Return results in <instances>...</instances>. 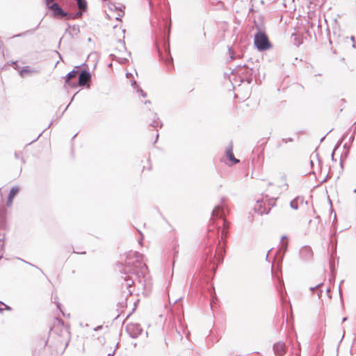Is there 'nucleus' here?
Listing matches in <instances>:
<instances>
[{"label": "nucleus", "instance_id": "obj_1", "mask_svg": "<svg viewBox=\"0 0 356 356\" xmlns=\"http://www.w3.org/2000/svg\"><path fill=\"white\" fill-rule=\"evenodd\" d=\"M226 200L227 198L222 197L220 203L214 207L211 213V218H222V225L224 228L220 230V225H218L216 232L209 228L208 238L201 255L202 268L213 273H216L218 266L222 262L225 253V246L221 245L218 239L219 233L221 232L222 240L229 234V222L225 218L229 213V209L225 205Z\"/></svg>", "mask_w": 356, "mask_h": 356}, {"label": "nucleus", "instance_id": "obj_2", "mask_svg": "<svg viewBox=\"0 0 356 356\" xmlns=\"http://www.w3.org/2000/svg\"><path fill=\"white\" fill-rule=\"evenodd\" d=\"M154 23H156L158 28L155 33V44L159 59L167 65L170 71L173 69V58L170 48L171 20L165 15L156 18V22L152 20L151 24L153 25Z\"/></svg>", "mask_w": 356, "mask_h": 356}, {"label": "nucleus", "instance_id": "obj_3", "mask_svg": "<svg viewBox=\"0 0 356 356\" xmlns=\"http://www.w3.org/2000/svg\"><path fill=\"white\" fill-rule=\"evenodd\" d=\"M134 254L136 255L134 261H131L130 259H128L126 260L124 265L122 263L117 264V266L122 268L120 271L122 274L125 275L122 277L124 282L122 283V286H124L127 290V292H124L127 293V296L132 294L130 288L134 284L135 280H137L140 284H143V283L145 282L146 276L148 273L147 265L143 264L141 261L143 255L138 252H135Z\"/></svg>", "mask_w": 356, "mask_h": 356}, {"label": "nucleus", "instance_id": "obj_4", "mask_svg": "<svg viewBox=\"0 0 356 356\" xmlns=\"http://www.w3.org/2000/svg\"><path fill=\"white\" fill-rule=\"evenodd\" d=\"M50 15L57 19H75L81 17V13H73L76 6L72 0H60V3H53L47 8Z\"/></svg>", "mask_w": 356, "mask_h": 356}, {"label": "nucleus", "instance_id": "obj_5", "mask_svg": "<svg viewBox=\"0 0 356 356\" xmlns=\"http://www.w3.org/2000/svg\"><path fill=\"white\" fill-rule=\"evenodd\" d=\"M276 200V197H270L268 195H263L261 199L257 200L254 212L259 215L268 214L271 208L275 206Z\"/></svg>", "mask_w": 356, "mask_h": 356}, {"label": "nucleus", "instance_id": "obj_6", "mask_svg": "<svg viewBox=\"0 0 356 356\" xmlns=\"http://www.w3.org/2000/svg\"><path fill=\"white\" fill-rule=\"evenodd\" d=\"M254 45L260 51H266L272 47V44L264 30L257 27L254 35Z\"/></svg>", "mask_w": 356, "mask_h": 356}, {"label": "nucleus", "instance_id": "obj_7", "mask_svg": "<svg viewBox=\"0 0 356 356\" xmlns=\"http://www.w3.org/2000/svg\"><path fill=\"white\" fill-rule=\"evenodd\" d=\"M235 71L238 76L239 81L242 83L247 82L250 84L252 81V78H256V70L254 67H250L246 64L238 65Z\"/></svg>", "mask_w": 356, "mask_h": 356}, {"label": "nucleus", "instance_id": "obj_8", "mask_svg": "<svg viewBox=\"0 0 356 356\" xmlns=\"http://www.w3.org/2000/svg\"><path fill=\"white\" fill-rule=\"evenodd\" d=\"M126 330L130 337L136 339L143 332V328L139 323H129L126 326Z\"/></svg>", "mask_w": 356, "mask_h": 356}, {"label": "nucleus", "instance_id": "obj_9", "mask_svg": "<svg viewBox=\"0 0 356 356\" xmlns=\"http://www.w3.org/2000/svg\"><path fill=\"white\" fill-rule=\"evenodd\" d=\"M282 245L281 248L277 251L276 258H279V264L282 263L284 254L288 250V238L286 235H284L281 238Z\"/></svg>", "mask_w": 356, "mask_h": 356}, {"label": "nucleus", "instance_id": "obj_10", "mask_svg": "<svg viewBox=\"0 0 356 356\" xmlns=\"http://www.w3.org/2000/svg\"><path fill=\"white\" fill-rule=\"evenodd\" d=\"M91 76L92 75L89 71L86 70H82L79 74L78 82H76L77 86H85L86 83L91 79Z\"/></svg>", "mask_w": 356, "mask_h": 356}, {"label": "nucleus", "instance_id": "obj_11", "mask_svg": "<svg viewBox=\"0 0 356 356\" xmlns=\"http://www.w3.org/2000/svg\"><path fill=\"white\" fill-rule=\"evenodd\" d=\"M79 67H75L74 69H73L72 71H70V72H68L66 76L64 77L65 78V82L67 85H68L70 88H76L77 87V83L76 82H74V81H72L70 80V79L76 76L77 73H78V70H76V68H78Z\"/></svg>", "mask_w": 356, "mask_h": 356}, {"label": "nucleus", "instance_id": "obj_12", "mask_svg": "<svg viewBox=\"0 0 356 356\" xmlns=\"http://www.w3.org/2000/svg\"><path fill=\"white\" fill-rule=\"evenodd\" d=\"M301 258L305 261L310 260L313 257V251L311 247L305 245L300 250Z\"/></svg>", "mask_w": 356, "mask_h": 356}, {"label": "nucleus", "instance_id": "obj_13", "mask_svg": "<svg viewBox=\"0 0 356 356\" xmlns=\"http://www.w3.org/2000/svg\"><path fill=\"white\" fill-rule=\"evenodd\" d=\"M273 349L276 356H283L286 353V345L282 341L274 343Z\"/></svg>", "mask_w": 356, "mask_h": 356}, {"label": "nucleus", "instance_id": "obj_14", "mask_svg": "<svg viewBox=\"0 0 356 356\" xmlns=\"http://www.w3.org/2000/svg\"><path fill=\"white\" fill-rule=\"evenodd\" d=\"M19 191V188L17 186H14V187L11 188V189L10 190V192L8 193V198H7L6 204L8 207H10L12 204L13 199L17 195Z\"/></svg>", "mask_w": 356, "mask_h": 356}, {"label": "nucleus", "instance_id": "obj_15", "mask_svg": "<svg viewBox=\"0 0 356 356\" xmlns=\"http://www.w3.org/2000/svg\"><path fill=\"white\" fill-rule=\"evenodd\" d=\"M226 156L227 159L232 162L234 164L238 163L240 162L239 159H236L232 149V143H231L226 148Z\"/></svg>", "mask_w": 356, "mask_h": 356}, {"label": "nucleus", "instance_id": "obj_16", "mask_svg": "<svg viewBox=\"0 0 356 356\" xmlns=\"http://www.w3.org/2000/svg\"><path fill=\"white\" fill-rule=\"evenodd\" d=\"M79 31V26L78 25L74 24L71 26L70 24H67V28L65 30V33H68L72 38H74V35H76Z\"/></svg>", "mask_w": 356, "mask_h": 356}, {"label": "nucleus", "instance_id": "obj_17", "mask_svg": "<svg viewBox=\"0 0 356 356\" xmlns=\"http://www.w3.org/2000/svg\"><path fill=\"white\" fill-rule=\"evenodd\" d=\"M77 3V6L79 8V10L76 11L75 13H81V17L83 16V13L87 12L88 10V2L86 0H75Z\"/></svg>", "mask_w": 356, "mask_h": 356}, {"label": "nucleus", "instance_id": "obj_18", "mask_svg": "<svg viewBox=\"0 0 356 356\" xmlns=\"http://www.w3.org/2000/svg\"><path fill=\"white\" fill-rule=\"evenodd\" d=\"M38 71L35 70V69H32L28 65H26V66H24L21 68L20 70H19V75L22 76V77H24L25 76L26 74H31V73H38Z\"/></svg>", "mask_w": 356, "mask_h": 356}, {"label": "nucleus", "instance_id": "obj_19", "mask_svg": "<svg viewBox=\"0 0 356 356\" xmlns=\"http://www.w3.org/2000/svg\"><path fill=\"white\" fill-rule=\"evenodd\" d=\"M299 200H301V203L304 202V197L298 196L290 202V207L294 210H297L299 207Z\"/></svg>", "mask_w": 356, "mask_h": 356}, {"label": "nucleus", "instance_id": "obj_20", "mask_svg": "<svg viewBox=\"0 0 356 356\" xmlns=\"http://www.w3.org/2000/svg\"><path fill=\"white\" fill-rule=\"evenodd\" d=\"M291 38H293V43L297 47H299L303 42L302 37L297 33H292Z\"/></svg>", "mask_w": 356, "mask_h": 356}, {"label": "nucleus", "instance_id": "obj_21", "mask_svg": "<svg viewBox=\"0 0 356 356\" xmlns=\"http://www.w3.org/2000/svg\"><path fill=\"white\" fill-rule=\"evenodd\" d=\"M154 119L150 123V126L156 128L158 127H161L163 126V123L160 121L159 118L157 117V114L156 113H154Z\"/></svg>", "mask_w": 356, "mask_h": 356}, {"label": "nucleus", "instance_id": "obj_22", "mask_svg": "<svg viewBox=\"0 0 356 356\" xmlns=\"http://www.w3.org/2000/svg\"><path fill=\"white\" fill-rule=\"evenodd\" d=\"M351 128H350L346 132V134L343 135V138L339 140L338 141V143H337V145H335L333 151H332V160L334 161V153H335V151L337 150V148L339 147V146L341 145V143H342V140L346 138L348 136V132L350 131Z\"/></svg>", "mask_w": 356, "mask_h": 356}, {"label": "nucleus", "instance_id": "obj_23", "mask_svg": "<svg viewBox=\"0 0 356 356\" xmlns=\"http://www.w3.org/2000/svg\"><path fill=\"white\" fill-rule=\"evenodd\" d=\"M277 291H278V293L280 295V298L282 304L284 305L286 302H288V300L286 299V298L284 296V292L282 290V286H280V288L277 289Z\"/></svg>", "mask_w": 356, "mask_h": 356}, {"label": "nucleus", "instance_id": "obj_24", "mask_svg": "<svg viewBox=\"0 0 356 356\" xmlns=\"http://www.w3.org/2000/svg\"><path fill=\"white\" fill-rule=\"evenodd\" d=\"M6 225V216L3 213H0V229H4Z\"/></svg>", "mask_w": 356, "mask_h": 356}, {"label": "nucleus", "instance_id": "obj_25", "mask_svg": "<svg viewBox=\"0 0 356 356\" xmlns=\"http://www.w3.org/2000/svg\"><path fill=\"white\" fill-rule=\"evenodd\" d=\"M131 86L136 90V92L138 93H141L143 92V90L141 88L139 87V86L138 85L137 82L136 81H132L131 83Z\"/></svg>", "mask_w": 356, "mask_h": 356}, {"label": "nucleus", "instance_id": "obj_26", "mask_svg": "<svg viewBox=\"0 0 356 356\" xmlns=\"http://www.w3.org/2000/svg\"><path fill=\"white\" fill-rule=\"evenodd\" d=\"M47 342H48V340H47V339H41V340L40 341V342H39V345H38V346H40L41 349L44 348H45V346H47Z\"/></svg>", "mask_w": 356, "mask_h": 356}, {"label": "nucleus", "instance_id": "obj_27", "mask_svg": "<svg viewBox=\"0 0 356 356\" xmlns=\"http://www.w3.org/2000/svg\"><path fill=\"white\" fill-rule=\"evenodd\" d=\"M228 52H229V54L230 59L231 60L235 59L234 51L231 47H229Z\"/></svg>", "mask_w": 356, "mask_h": 356}, {"label": "nucleus", "instance_id": "obj_28", "mask_svg": "<svg viewBox=\"0 0 356 356\" xmlns=\"http://www.w3.org/2000/svg\"><path fill=\"white\" fill-rule=\"evenodd\" d=\"M21 154H22V152H15V157L16 159H21L22 163H25V159L22 156H20Z\"/></svg>", "mask_w": 356, "mask_h": 356}, {"label": "nucleus", "instance_id": "obj_29", "mask_svg": "<svg viewBox=\"0 0 356 356\" xmlns=\"http://www.w3.org/2000/svg\"><path fill=\"white\" fill-rule=\"evenodd\" d=\"M323 285V283H320L315 286H311L309 288V290L311 291L314 292V291H316L317 289H318V288H321Z\"/></svg>", "mask_w": 356, "mask_h": 356}, {"label": "nucleus", "instance_id": "obj_30", "mask_svg": "<svg viewBox=\"0 0 356 356\" xmlns=\"http://www.w3.org/2000/svg\"><path fill=\"white\" fill-rule=\"evenodd\" d=\"M55 1L56 0H44L46 8H47L48 6H50L51 4H53V3H56Z\"/></svg>", "mask_w": 356, "mask_h": 356}, {"label": "nucleus", "instance_id": "obj_31", "mask_svg": "<svg viewBox=\"0 0 356 356\" xmlns=\"http://www.w3.org/2000/svg\"><path fill=\"white\" fill-rule=\"evenodd\" d=\"M20 260H21V261H22L23 262H24V263H26V264H29V265L31 266H33V267H35V268H36L39 269V270L41 271V273H42V274L44 273H43V271H42L40 268H39L38 266H35L34 264H31V263H29V262H28V261H24V259H20Z\"/></svg>", "mask_w": 356, "mask_h": 356}, {"label": "nucleus", "instance_id": "obj_32", "mask_svg": "<svg viewBox=\"0 0 356 356\" xmlns=\"http://www.w3.org/2000/svg\"><path fill=\"white\" fill-rule=\"evenodd\" d=\"M63 325H64V323L62 320H58V325H54V328L56 329V327H63Z\"/></svg>", "mask_w": 356, "mask_h": 356}, {"label": "nucleus", "instance_id": "obj_33", "mask_svg": "<svg viewBox=\"0 0 356 356\" xmlns=\"http://www.w3.org/2000/svg\"><path fill=\"white\" fill-rule=\"evenodd\" d=\"M282 141L285 143H287L289 142H293V139L292 138H282Z\"/></svg>", "mask_w": 356, "mask_h": 356}, {"label": "nucleus", "instance_id": "obj_34", "mask_svg": "<svg viewBox=\"0 0 356 356\" xmlns=\"http://www.w3.org/2000/svg\"><path fill=\"white\" fill-rule=\"evenodd\" d=\"M316 292H317V295H318V298H320L321 296L323 290L321 289V288H318V289L316 290Z\"/></svg>", "mask_w": 356, "mask_h": 356}, {"label": "nucleus", "instance_id": "obj_35", "mask_svg": "<svg viewBox=\"0 0 356 356\" xmlns=\"http://www.w3.org/2000/svg\"><path fill=\"white\" fill-rule=\"evenodd\" d=\"M355 132H356V131L355 130L353 131V133L352 134V135L350 136V138H349L350 141L353 142L354 140Z\"/></svg>", "mask_w": 356, "mask_h": 356}, {"label": "nucleus", "instance_id": "obj_36", "mask_svg": "<svg viewBox=\"0 0 356 356\" xmlns=\"http://www.w3.org/2000/svg\"><path fill=\"white\" fill-rule=\"evenodd\" d=\"M4 305V307H5L4 309H6V310H7V311H11V310H12V307H10L9 305H6L5 303H4V305Z\"/></svg>", "mask_w": 356, "mask_h": 356}, {"label": "nucleus", "instance_id": "obj_37", "mask_svg": "<svg viewBox=\"0 0 356 356\" xmlns=\"http://www.w3.org/2000/svg\"><path fill=\"white\" fill-rule=\"evenodd\" d=\"M326 293H327V294L328 297H329L330 298H331V295H330V287H327V289H326Z\"/></svg>", "mask_w": 356, "mask_h": 356}, {"label": "nucleus", "instance_id": "obj_38", "mask_svg": "<svg viewBox=\"0 0 356 356\" xmlns=\"http://www.w3.org/2000/svg\"><path fill=\"white\" fill-rule=\"evenodd\" d=\"M126 77H127V79H131V78H132V77H133V74H132L131 73H130V72H127V73L126 74Z\"/></svg>", "mask_w": 356, "mask_h": 356}, {"label": "nucleus", "instance_id": "obj_39", "mask_svg": "<svg viewBox=\"0 0 356 356\" xmlns=\"http://www.w3.org/2000/svg\"><path fill=\"white\" fill-rule=\"evenodd\" d=\"M11 65H15V69H17V67H18L17 61H12Z\"/></svg>", "mask_w": 356, "mask_h": 356}, {"label": "nucleus", "instance_id": "obj_40", "mask_svg": "<svg viewBox=\"0 0 356 356\" xmlns=\"http://www.w3.org/2000/svg\"><path fill=\"white\" fill-rule=\"evenodd\" d=\"M56 307L61 312L62 305L60 302H56Z\"/></svg>", "mask_w": 356, "mask_h": 356}, {"label": "nucleus", "instance_id": "obj_41", "mask_svg": "<svg viewBox=\"0 0 356 356\" xmlns=\"http://www.w3.org/2000/svg\"><path fill=\"white\" fill-rule=\"evenodd\" d=\"M118 42H119L120 43H122V47H123V48H124V49H126V47H125V43H124V41H122L121 39H120V40H118Z\"/></svg>", "mask_w": 356, "mask_h": 356}, {"label": "nucleus", "instance_id": "obj_42", "mask_svg": "<svg viewBox=\"0 0 356 356\" xmlns=\"http://www.w3.org/2000/svg\"><path fill=\"white\" fill-rule=\"evenodd\" d=\"M340 165H341V168H343V155L342 154L341 155V158H340Z\"/></svg>", "mask_w": 356, "mask_h": 356}, {"label": "nucleus", "instance_id": "obj_43", "mask_svg": "<svg viewBox=\"0 0 356 356\" xmlns=\"http://www.w3.org/2000/svg\"><path fill=\"white\" fill-rule=\"evenodd\" d=\"M140 95L143 97H147V93L144 91H143V92L140 93Z\"/></svg>", "mask_w": 356, "mask_h": 356}, {"label": "nucleus", "instance_id": "obj_44", "mask_svg": "<svg viewBox=\"0 0 356 356\" xmlns=\"http://www.w3.org/2000/svg\"><path fill=\"white\" fill-rule=\"evenodd\" d=\"M328 178V173L327 174L326 177L321 181V183H324L327 181Z\"/></svg>", "mask_w": 356, "mask_h": 356}, {"label": "nucleus", "instance_id": "obj_45", "mask_svg": "<svg viewBox=\"0 0 356 356\" xmlns=\"http://www.w3.org/2000/svg\"><path fill=\"white\" fill-rule=\"evenodd\" d=\"M176 331H177V334H179L180 339H182V335H181V332H179V331L178 330H177V329H176Z\"/></svg>", "mask_w": 356, "mask_h": 356}, {"label": "nucleus", "instance_id": "obj_46", "mask_svg": "<svg viewBox=\"0 0 356 356\" xmlns=\"http://www.w3.org/2000/svg\"><path fill=\"white\" fill-rule=\"evenodd\" d=\"M159 133L157 132V133H156V140H155V141H154V144L157 142L158 138H159Z\"/></svg>", "mask_w": 356, "mask_h": 356}, {"label": "nucleus", "instance_id": "obj_47", "mask_svg": "<svg viewBox=\"0 0 356 356\" xmlns=\"http://www.w3.org/2000/svg\"><path fill=\"white\" fill-rule=\"evenodd\" d=\"M182 299L181 297L179 298L178 299H176L174 300V304H176L178 301L181 300Z\"/></svg>", "mask_w": 356, "mask_h": 356}, {"label": "nucleus", "instance_id": "obj_48", "mask_svg": "<svg viewBox=\"0 0 356 356\" xmlns=\"http://www.w3.org/2000/svg\"><path fill=\"white\" fill-rule=\"evenodd\" d=\"M315 218H316V220H318V222H320V220H321V217H320V216H316Z\"/></svg>", "mask_w": 356, "mask_h": 356}, {"label": "nucleus", "instance_id": "obj_49", "mask_svg": "<svg viewBox=\"0 0 356 356\" xmlns=\"http://www.w3.org/2000/svg\"><path fill=\"white\" fill-rule=\"evenodd\" d=\"M41 135H42V133L40 134L39 136L35 140H33L31 143L36 141L39 138V137L41 136Z\"/></svg>", "mask_w": 356, "mask_h": 356}, {"label": "nucleus", "instance_id": "obj_50", "mask_svg": "<svg viewBox=\"0 0 356 356\" xmlns=\"http://www.w3.org/2000/svg\"><path fill=\"white\" fill-rule=\"evenodd\" d=\"M283 186L285 187V189H287V188H288V184H287V183L284 182V184H283Z\"/></svg>", "mask_w": 356, "mask_h": 356}, {"label": "nucleus", "instance_id": "obj_51", "mask_svg": "<svg viewBox=\"0 0 356 356\" xmlns=\"http://www.w3.org/2000/svg\"><path fill=\"white\" fill-rule=\"evenodd\" d=\"M348 318L347 317H343L342 318V322H345L346 321H347Z\"/></svg>", "mask_w": 356, "mask_h": 356}, {"label": "nucleus", "instance_id": "obj_52", "mask_svg": "<svg viewBox=\"0 0 356 356\" xmlns=\"http://www.w3.org/2000/svg\"><path fill=\"white\" fill-rule=\"evenodd\" d=\"M102 327V325L98 326L96 329H95V330H100Z\"/></svg>", "mask_w": 356, "mask_h": 356}, {"label": "nucleus", "instance_id": "obj_53", "mask_svg": "<svg viewBox=\"0 0 356 356\" xmlns=\"http://www.w3.org/2000/svg\"><path fill=\"white\" fill-rule=\"evenodd\" d=\"M333 264L331 263L330 264V268H331V271H333Z\"/></svg>", "mask_w": 356, "mask_h": 356}, {"label": "nucleus", "instance_id": "obj_54", "mask_svg": "<svg viewBox=\"0 0 356 356\" xmlns=\"http://www.w3.org/2000/svg\"><path fill=\"white\" fill-rule=\"evenodd\" d=\"M23 35V33H19V34H17L16 35H15L14 37H20Z\"/></svg>", "mask_w": 356, "mask_h": 356}, {"label": "nucleus", "instance_id": "obj_55", "mask_svg": "<svg viewBox=\"0 0 356 356\" xmlns=\"http://www.w3.org/2000/svg\"><path fill=\"white\" fill-rule=\"evenodd\" d=\"M4 309H3L2 307H0V313L2 314L3 312Z\"/></svg>", "mask_w": 356, "mask_h": 356}, {"label": "nucleus", "instance_id": "obj_56", "mask_svg": "<svg viewBox=\"0 0 356 356\" xmlns=\"http://www.w3.org/2000/svg\"><path fill=\"white\" fill-rule=\"evenodd\" d=\"M75 95H76V94H74V95H73V97H72L71 101H70V104H71V102L74 100V98Z\"/></svg>", "mask_w": 356, "mask_h": 356}, {"label": "nucleus", "instance_id": "obj_57", "mask_svg": "<svg viewBox=\"0 0 356 356\" xmlns=\"http://www.w3.org/2000/svg\"><path fill=\"white\" fill-rule=\"evenodd\" d=\"M351 40L354 42H355V38L354 36L350 37Z\"/></svg>", "mask_w": 356, "mask_h": 356}, {"label": "nucleus", "instance_id": "obj_58", "mask_svg": "<svg viewBox=\"0 0 356 356\" xmlns=\"http://www.w3.org/2000/svg\"><path fill=\"white\" fill-rule=\"evenodd\" d=\"M150 103H151L150 100H146L145 102V104H150Z\"/></svg>", "mask_w": 356, "mask_h": 356}, {"label": "nucleus", "instance_id": "obj_59", "mask_svg": "<svg viewBox=\"0 0 356 356\" xmlns=\"http://www.w3.org/2000/svg\"><path fill=\"white\" fill-rule=\"evenodd\" d=\"M282 179H283L284 181H285V179H286V177H285V175H282Z\"/></svg>", "mask_w": 356, "mask_h": 356}, {"label": "nucleus", "instance_id": "obj_60", "mask_svg": "<svg viewBox=\"0 0 356 356\" xmlns=\"http://www.w3.org/2000/svg\"><path fill=\"white\" fill-rule=\"evenodd\" d=\"M124 304H125V302H121L120 303V305L121 306H122V307H124Z\"/></svg>", "mask_w": 356, "mask_h": 356}, {"label": "nucleus", "instance_id": "obj_61", "mask_svg": "<svg viewBox=\"0 0 356 356\" xmlns=\"http://www.w3.org/2000/svg\"><path fill=\"white\" fill-rule=\"evenodd\" d=\"M343 148H348V145H347L346 143V144H344V145H343Z\"/></svg>", "mask_w": 356, "mask_h": 356}, {"label": "nucleus", "instance_id": "obj_62", "mask_svg": "<svg viewBox=\"0 0 356 356\" xmlns=\"http://www.w3.org/2000/svg\"><path fill=\"white\" fill-rule=\"evenodd\" d=\"M131 315V313H129V314H127V318H128Z\"/></svg>", "mask_w": 356, "mask_h": 356}, {"label": "nucleus", "instance_id": "obj_63", "mask_svg": "<svg viewBox=\"0 0 356 356\" xmlns=\"http://www.w3.org/2000/svg\"><path fill=\"white\" fill-rule=\"evenodd\" d=\"M325 136H323V137L321 139V142H322V141L325 139Z\"/></svg>", "mask_w": 356, "mask_h": 356}, {"label": "nucleus", "instance_id": "obj_64", "mask_svg": "<svg viewBox=\"0 0 356 356\" xmlns=\"http://www.w3.org/2000/svg\"><path fill=\"white\" fill-rule=\"evenodd\" d=\"M355 129L356 130V121L354 122Z\"/></svg>", "mask_w": 356, "mask_h": 356}]
</instances>
